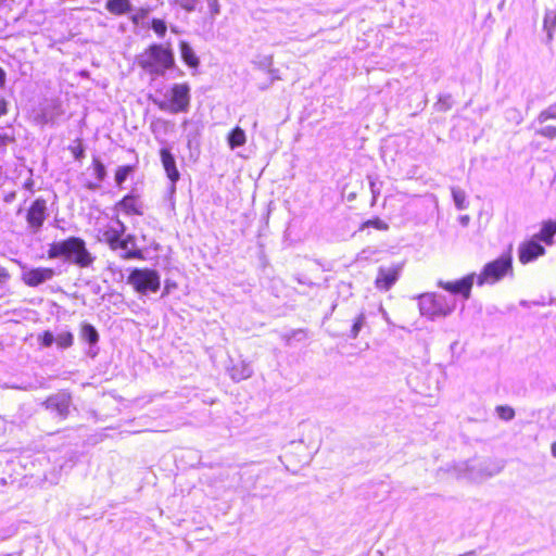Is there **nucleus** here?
I'll return each mask as SVG.
<instances>
[{
  "mask_svg": "<svg viewBox=\"0 0 556 556\" xmlns=\"http://www.w3.org/2000/svg\"><path fill=\"white\" fill-rule=\"evenodd\" d=\"M47 256L50 260L63 257L66 262L81 268L91 266L96 260L88 251L85 240L74 236L51 243L47 251Z\"/></svg>",
  "mask_w": 556,
  "mask_h": 556,
  "instance_id": "1",
  "label": "nucleus"
},
{
  "mask_svg": "<svg viewBox=\"0 0 556 556\" xmlns=\"http://www.w3.org/2000/svg\"><path fill=\"white\" fill-rule=\"evenodd\" d=\"M138 65L152 78L164 77L168 70L175 67L174 52L160 43H152L137 55Z\"/></svg>",
  "mask_w": 556,
  "mask_h": 556,
  "instance_id": "2",
  "label": "nucleus"
},
{
  "mask_svg": "<svg viewBox=\"0 0 556 556\" xmlns=\"http://www.w3.org/2000/svg\"><path fill=\"white\" fill-rule=\"evenodd\" d=\"M506 276H513L511 253L502 254L494 261L486 263L479 275L476 274L477 285H493Z\"/></svg>",
  "mask_w": 556,
  "mask_h": 556,
  "instance_id": "3",
  "label": "nucleus"
},
{
  "mask_svg": "<svg viewBox=\"0 0 556 556\" xmlns=\"http://www.w3.org/2000/svg\"><path fill=\"white\" fill-rule=\"evenodd\" d=\"M191 88L187 83L174 84L169 90V99L155 102L160 110L177 114L190 109Z\"/></svg>",
  "mask_w": 556,
  "mask_h": 556,
  "instance_id": "4",
  "label": "nucleus"
},
{
  "mask_svg": "<svg viewBox=\"0 0 556 556\" xmlns=\"http://www.w3.org/2000/svg\"><path fill=\"white\" fill-rule=\"evenodd\" d=\"M128 283H130L138 293H155L161 287V277L155 269L135 268L128 276Z\"/></svg>",
  "mask_w": 556,
  "mask_h": 556,
  "instance_id": "5",
  "label": "nucleus"
},
{
  "mask_svg": "<svg viewBox=\"0 0 556 556\" xmlns=\"http://www.w3.org/2000/svg\"><path fill=\"white\" fill-rule=\"evenodd\" d=\"M475 280H477L476 273H471L455 281L439 280L438 286L446 292H450L451 300L456 295L460 300L467 301L470 298Z\"/></svg>",
  "mask_w": 556,
  "mask_h": 556,
  "instance_id": "6",
  "label": "nucleus"
},
{
  "mask_svg": "<svg viewBox=\"0 0 556 556\" xmlns=\"http://www.w3.org/2000/svg\"><path fill=\"white\" fill-rule=\"evenodd\" d=\"M47 201L43 198H37L26 212L27 228L31 233H38L48 216Z\"/></svg>",
  "mask_w": 556,
  "mask_h": 556,
  "instance_id": "7",
  "label": "nucleus"
},
{
  "mask_svg": "<svg viewBox=\"0 0 556 556\" xmlns=\"http://www.w3.org/2000/svg\"><path fill=\"white\" fill-rule=\"evenodd\" d=\"M62 271L54 268L48 267H36L29 268L26 266L22 267V280L29 287H38L46 281L51 280L55 275H60Z\"/></svg>",
  "mask_w": 556,
  "mask_h": 556,
  "instance_id": "8",
  "label": "nucleus"
},
{
  "mask_svg": "<svg viewBox=\"0 0 556 556\" xmlns=\"http://www.w3.org/2000/svg\"><path fill=\"white\" fill-rule=\"evenodd\" d=\"M98 239L101 242H105L109 247L116 251V245H121V237L126 231V226L118 218L114 219L111 224L100 228Z\"/></svg>",
  "mask_w": 556,
  "mask_h": 556,
  "instance_id": "9",
  "label": "nucleus"
},
{
  "mask_svg": "<svg viewBox=\"0 0 556 556\" xmlns=\"http://www.w3.org/2000/svg\"><path fill=\"white\" fill-rule=\"evenodd\" d=\"M454 469L457 478L472 482H480L493 475L492 472H485L482 465L476 460L459 463Z\"/></svg>",
  "mask_w": 556,
  "mask_h": 556,
  "instance_id": "10",
  "label": "nucleus"
},
{
  "mask_svg": "<svg viewBox=\"0 0 556 556\" xmlns=\"http://www.w3.org/2000/svg\"><path fill=\"white\" fill-rule=\"evenodd\" d=\"M160 156L166 176L170 181L168 190L172 194H174L176 192V184L180 179V173L176 166V159L170 149L166 147H163L160 150Z\"/></svg>",
  "mask_w": 556,
  "mask_h": 556,
  "instance_id": "11",
  "label": "nucleus"
},
{
  "mask_svg": "<svg viewBox=\"0 0 556 556\" xmlns=\"http://www.w3.org/2000/svg\"><path fill=\"white\" fill-rule=\"evenodd\" d=\"M545 248L538 239L532 237L530 240L525 241L519 245L518 257L520 263L528 264L535 261L538 257L545 254Z\"/></svg>",
  "mask_w": 556,
  "mask_h": 556,
  "instance_id": "12",
  "label": "nucleus"
},
{
  "mask_svg": "<svg viewBox=\"0 0 556 556\" xmlns=\"http://www.w3.org/2000/svg\"><path fill=\"white\" fill-rule=\"evenodd\" d=\"M402 264H395L390 267L381 266L376 277V287L379 290L388 291L397 281L402 271Z\"/></svg>",
  "mask_w": 556,
  "mask_h": 556,
  "instance_id": "13",
  "label": "nucleus"
},
{
  "mask_svg": "<svg viewBox=\"0 0 556 556\" xmlns=\"http://www.w3.org/2000/svg\"><path fill=\"white\" fill-rule=\"evenodd\" d=\"M419 313H448L440 306V294L434 292L422 293L417 296Z\"/></svg>",
  "mask_w": 556,
  "mask_h": 556,
  "instance_id": "14",
  "label": "nucleus"
},
{
  "mask_svg": "<svg viewBox=\"0 0 556 556\" xmlns=\"http://www.w3.org/2000/svg\"><path fill=\"white\" fill-rule=\"evenodd\" d=\"M70 406L71 397L64 393L52 395L46 401V407L55 413L62 419L67 417Z\"/></svg>",
  "mask_w": 556,
  "mask_h": 556,
  "instance_id": "15",
  "label": "nucleus"
},
{
  "mask_svg": "<svg viewBox=\"0 0 556 556\" xmlns=\"http://www.w3.org/2000/svg\"><path fill=\"white\" fill-rule=\"evenodd\" d=\"M62 114L63 110L61 104L56 101H52L41 108L40 113L36 116V121L40 125H53Z\"/></svg>",
  "mask_w": 556,
  "mask_h": 556,
  "instance_id": "16",
  "label": "nucleus"
},
{
  "mask_svg": "<svg viewBox=\"0 0 556 556\" xmlns=\"http://www.w3.org/2000/svg\"><path fill=\"white\" fill-rule=\"evenodd\" d=\"M122 251V257L127 260L142 258L141 250L136 247V238L132 235L121 237V245H116V251Z\"/></svg>",
  "mask_w": 556,
  "mask_h": 556,
  "instance_id": "17",
  "label": "nucleus"
},
{
  "mask_svg": "<svg viewBox=\"0 0 556 556\" xmlns=\"http://www.w3.org/2000/svg\"><path fill=\"white\" fill-rule=\"evenodd\" d=\"M117 207L125 212L127 215H142V203L138 198L132 194H126L118 203Z\"/></svg>",
  "mask_w": 556,
  "mask_h": 556,
  "instance_id": "18",
  "label": "nucleus"
},
{
  "mask_svg": "<svg viewBox=\"0 0 556 556\" xmlns=\"http://www.w3.org/2000/svg\"><path fill=\"white\" fill-rule=\"evenodd\" d=\"M556 235V219H547L542 222L540 231L533 237L540 242H544L547 245L554 243V237Z\"/></svg>",
  "mask_w": 556,
  "mask_h": 556,
  "instance_id": "19",
  "label": "nucleus"
},
{
  "mask_svg": "<svg viewBox=\"0 0 556 556\" xmlns=\"http://www.w3.org/2000/svg\"><path fill=\"white\" fill-rule=\"evenodd\" d=\"M228 370L231 379L236 382L245 380L253 375L252 366L245 361H240L237 364H233Z\"/></svg>",
  "mask_w": 556,
  "mask_h": 556,
  "instance_id": "20",
  "label": "nucleus"
},
{
  "mask_svg": "<svg viewBox=\"0 0 556 556\" xmlns=\"http://www.w3.org/2000/svg\"><path fill=\"white\" fill-rule=\"evenodd\" d=\"M105 10L113 15H126L134 11L130 0H106Z\"/></svg>",
  "mask_w": 556,
  "mask_h": 556,
  "instance_id": "21",
  "label": "nucleus"
},
{
  "mask_svg": "<svg viewBox=\"0 0 556 556\" xmlns=\"http://www.w3.org/2000/svg\"><path fill=\"white\" fill-rule=\"evenodd\" d=\"M181 60L190 67L197 68L200 64L199 58L187 41L179 42Z\"/></svg>",
  "mask_w": 556,
  "mask_h": 556,
  "instance_id": "22",
  "label": "nucleus"
},
{
  "mask_svg": "<svg viewBox=\"0 0 556 556\" xmlns=\"http://www.w3.org/2000/svg\"><path fill=\"white\" fill-rule=\"evenodd\" d=\"M543 30L546 33V42L551 43L556 31V10H546L543 18Z\"/></svg>",
  "mask_w": 556,
  "mask_h": 556,
  "instance_id": "23",
  "label": "nucleus"
},
{
  "mask_svg": "<svg viewBox=\"0 0 556 556\" xmlns=\"http://www.w3.org/2000/svg\"><path fill=\"white\" fill-rule=\"evenodd\" d=\"M440 306H442L443 309L446 307V311L450 313L455 311H459V313H462L464 311L465 300H460L456 295H454V299L451 300L450 292H447V294H440Z\"/></svg>",
  "mask_w": 556,
  "mask_h": 556,
  "instance_id": "24",
  "label": "nucleus"
},
{
  "mask_svg": "<svg viewBox=\"0 0 556 556\" xmlns=\"http://www.w3.org/2000/svg\"><path fill=\"white\" fill-rule=\"evenodd\" d=\"M227 142L231 150H235V149H238V148L244 146L247 142L245 131L239 126L235 127L228 134Z\"/></svg>",
  "mask_w": 556,
  "mask_h": 556,
  "instance_id": "25",
  "label": "nucleus"
},
{
  "mask_svg": "<svg viewBox=\"0 0 556 556\" xmlns=\"http://www.w3.org/2000/svg\"><path fill=\"white\" fill-rule=\"evenodd\" d=\"M548 119H556V102L541 111L536 118L530 124L529 128H534V125L538 124L543 125Z\"/></svg>",
  "mask_w": 556,
  "mask_h": 556,
  "instance_id": "26",
  "label": "nucleus"
},
{
  "mask_svg": "<svg viewBox=\"0 0 556 556\" xmlns=\"http://www.w3.org/2000/svg\"><path fill=\"white\" fill-rule=\"evenodd\" d=\"M451 193H452V198H453L454 204L457 210L464 211L468 207L469 202L467 200L465 190H463L459 187H452Z\"/></svg>",
  "mask_w": 556,
  "mask_h": 556,
  "instance_id": "27",
  "label": "nucleus"
},
{
  "mask_svg": "<svg viewBox=\"0 0 556 556\" xmlns=\"http://www.w3.org/2000/svg\"><path fill=\"white\" fill-rule=\"evenodd\" d=\"M170 5L178 7L179 9L191 13L194 12L201 0H168Z\"/></svg>",
  "mask_w": 556,
  "mask_h": 556,
  "instance_id": "28",
  "label": "nucleus"
},
{
  "mask_svg": "<svg viewBox=\"0 0 556 556\" xmlns=\"http://www.w3.org/2000/svg\"><path fill=\"white\" fill-rule=\"evenodd\" d=\"M367 178L369 181V188H370V192L372 195V199H371V206H372L376 204V201H377L378 197L380 195L381 188H382V181H380L378 179V177L374 176V175H368Z\"/></svg>",
  "mask_w": 556,
  "mask_h": 556,
  "instance_id": "29",
  "label": "nucleus"
},
{
  "mask_svg": "<svg viewBox=\"0 0 556 556\" xmlns=\"http://www.w3.org/2000/svg\"><path fill=\"white\" fill-rule=\"evenodd\" d=\"M252 63L260 71L267 73L274 64L273 55H258Z\"/></svg>",
  "mask_w": 556,
  "mask_h": 556,
  "instance_id": "30",
  "label": "nucleus"
},
{
  "mask_svg": "<svg viewBox=\"0 0 556 556\" xmlns=\"http://www.w3.org/2000/svg\"><path fill=\"white\" fill-rule=\"evenodd\" d=\"M81 339L89 342L91 345L96 344L99 340L97 330L90 325H84L81 328Z\"/></svg>",
  "mask_w": 556,
  "mask_h": 556,
  "instance_id": "31",
  "label": "nucleus"
},
{
  "mask_svg": "<svg viewBox=\"0 0 556 556\" xmlns=\"http://www.w3.org/2000/svg\"><path fill=\"white\" fill-rule=\"evenodd\" d=\"M532 129L534 130V134L538 136L547 138L549 140L556 139V126L554 125H541V127L539 128L536 127V125H534V128Z\"/></svg>",
  "mask_w": 556,
  "mask_h": 556,
  "instance_id": "32",
  "label": "nucleus"
},
{
  "mask_svg": "<svg viewBox=\"0 0 556 556\" xmlns=\"http://www.w3.org/2000/svg\"><path fill=\"white\" fill-rule=\"evenodd\" d=\"M132 170H134V167L130 166V165L119 166L116 169V173H115V182H116V185L118 187H121L127 180V178L132 173Z\"/></svg>",
  "mask_w": 556,
  "mask_h": 556,
  "instance_id": "33",
  "label": "nucleus"
},
{
  "mask_svg": "<svg viewBox=\"0 0 556 556\" xmlns=\"http://www.w3.org/2000/svg\"><path fill=\"white\" fill-rule=\"evenodd\" d=\"M268 74V84H260L258 89L262 91L267 90L275 81L280 80L281 76L279 74L278 68L270 67V71L267 72Z\"/></svg>",
  "mask_w": 556,
  "mask_h": 556,
  "instance_id": "34",
  "label": "nucleus"
},
{
  "mask_svg": "<svg viewBox=\"0 0 556 556\" xmlns=\"http://www.w3.org/2000/svg\"><path fill=\"white\" fill-rule=\"evenodd\" d=\"M151 28L160 38H163L167 30L165 21L161 18H152Z\"/></svg>",
  "mask_w": 556,
  "mask_h": 556,
  "instance_id": "35",
  "label": "nucleus"
},
{
  "mask_svg": "<svg viewBox=\"0 0 556 556\" xmlns=\"http://www.w3.org/2000/svg\"><path fill=\"white\" fill-rule=\"evenodd\" d=\"M59 348L65 349L73 344V334L71 332H61L55 338Z\"/></svg>",
  "mask_w": 556,
  "mask_h": 556,
  "instance_id": "36",
  "label": "nucleus"
},
{
  "mask_svg": "<svg viewBox=\"0 0 556 556\" xmlns=\"http://www.w3.org/2000/svg\"><path fill=\"white\" fill-rule=\"evenodd\" d=\"M505 116L507 121L514 122L517 125H519L523 121L521 112L515 108L507 109L505 112Z\"/></svg>",
  "mask_w": 556,
  "mask_h": 556,
  "instance_id": "37",
  "label": "nucleus"
},
{
  "mask_svg": "<svg viewBox=\"0 0 556 556\" xmlns=\"http://www.w3.org/2000/svg\"><path fill=\"white\" fill-rule=\"evenodd\" d=\"M365 227H372L378 230H388L389 229V225L384 220L380 219L379 217L366 220L363 224V228H365Z\"/></svg>",
  "mask_w": 556,
  "mask_h": 556,
  "instance_id": "38",
  "label": "nucleus"
},
{
  "mask_svg": "<svg viewBox=\"0 0 556 556\" xmlns=\"http://www.w3.org/2000/svg\"><path fill=\"white\" fill-rule=\"evenodd\" d=\"M497 416L503 420H511L515 417V410L510 406H497Z\"/></svg>",
  "mask_w": 556,
  "mask_h": 556,
  "instance_id": "39",
  "label": "nucleus"
},
{
  "mask_svg": "<svg viewBox=\"0 0 556 556\" xmlns=\"http://www.w3.org/2000/svg\"><path fill=\"white\" fill-rule=\"evenodd\" d=\"M453 99L451 94H441L435 105L440 111H447L452 108Z\"/></svg>",
  "mask_w": 556,
  "mask_h": 556,
  "instance_id": "40",
  "label": "nucleus"
},
{
  "mask_svg": "<svg viewBox=\"0 0 556 556\" xmlns=\"http://www.w3.org/2000/svg\"><path fill=\"white\" fill-rule=\"evenodd\" d=\"M93 169H94L96 178L99 181H103L106 176V169H105L104 164L101 161L94 159L93 160Z\"/></svg>",
  "mask_w": 556,
  "mask_h": 556,
  "instance_id": "41",
  "label": "nucleus"
},
{
  "mask_svg": "<svg viewBox=\"0 0 556 556\" xmlns=\"http://www.w3.org/2000/svg\"><path fill=\"white\" fill-rule=\"evenodd\" d=\"M178 289V286L175 281H172V280H166L165 281V285H164V290L162 292V299L164 301H167V299L170 298V295L177 291Z\"/></svg>",
  "mask_w": 556,
  "mask_h": 556,
  "instance_id": "42",
  "label": "nucleus"
},
{
  "mask_svg": "<svg viewBox=\"0 0 556 556\" xmlns=\"http://www.w3.org/2000/svg\"><path fill=\"white\" fill-rule=\"evenodd\" d=\"M149 14V9L141 8L135 14L130 16V21L138 25L141 21H143Z\"/></svg>",
  "mask_w": 556,
  "mask_h": 556,
  "instance_id": "43",
  "label": "nucleus"
},
{
  "mask_svg": "<svg viewBox=\"0 0 556 556\" xmlns=\"http://www.w3.org/2000/svg\"><path fill=\"white\" fill-rule=\"evenodd\" d=\"M14 141V137L12 135L0 132V149H5L7 146Z\"/></svg>",
  "mask_w": 556,
  "mask_h": 556,
  "instance_id": "44",
  "label": "nucleus"
},
{
  "mask_svg": "<svg viewBox=\"0 0 556 556\" xmlns=\"http://www.w3.org/2000/svg\"><path fill=\"white\" fill-rule=\"evenodd\" d=\"M363 316L361 315L353 324L352 326V329H351V332H352V337L355 338L359 330L362 329L363 327Z\"/></svg>",
  "mask_w": 556,
  "mask_h": 556,
  "instance_id": "45",
  "label": "nucleus"
},
{
  "mask_svg": "<svg viewBox=\"0 0 556 556\" xmlns=\"http://www.w3.org/2000/svg\"><path fill=\"white\" fill-rule=\"evenodd\" d=\"M53 342H55L54 336L51 332L46 331L41 337V344L43 346H50Z\"/></svg>",
  "mask_w": 556,
  "mask_h": 556,
  "instance_id": "46",
  "label": "nucleus"
},
{
  "mask_svg": "<svg viewBox=\"0 0 556 556\" xmlns=\"http://www.w3.org/2000/svg\"><path fill=\"white\" fill-rule=\"evenodd\" d=\"M519 305H520L522 308L531 309V308H533V307L542 306V305H543V303H540V302H536V301H533V302L520 301Z\"/></svg>",
  "mask_w": 556,
  "mask_h": 556,
  "instance_id": "47",
  "label": "nucleus"
},
{
  "mask_svg": "<svg viewBox=\"0 0 556 556\" xmlns=\"http://www.w3.org/2000/svg\"><path fill=\"white\" fill-rule=\"evenodd\" d=\"M8 113V101L4 98H0V117Z\"/></svg>",
  "mask_w": 556,
  "mask_h": 556,
  "instance_id": "48",
  "label": "nucleus"
},
{
  "mask_svg": "<svg viewBox=\"0 0 556 556\" xmlns=\"http://www.w3.org/2000/svg\"><path fill=\"white\" fill-rule=\"evenodd\" d=\"M10 278L8 270L0 266V283L5 282Z\"/></svg>",
  "mask_w": 556,
  "mask_h": 556,
  "instance_id": "49",
  "label": "nucleus"
},
{
  "mask_svg": "<svg viewBox=\"0 0 556 556\" xmlns=\"http://www.w3.org/2000/svg\"><path fill=\"white\" fill-rule=\"evenodd\" d=\"M208 7H210L211 12L213 14H218L219 13V9H218V4H217L216 0H214L213 2H208Z\"/></svg>",
  "mask_w": 556,
  "mask_h": 556,
  "instance_id": "50",
  "label": "nucleus"
},
{
  "mask_svg": "<svg viewBox=\"0 0 556 556\" xmlns=\"http://www.w3.org/2000/svg\"><path fill=\"white\" fill-rule=\"evenodd\" d=\"M5 72L4 70L0 66V88L4 86L5 84Z\"/></svg>",
  "mask_w": 556,
  "mask_h": 556,
  "instance_id": "51",
  "label": "nucleus"
},
{
  "mask_svg": "<svg viewBox=\"0 0 556 556\" xmlns=\"http://www.w3.org/2000/svg\"><path fill=\"white\" fill-rule=\"evenodd\" d=\"M33 186H34V181L31 179H28L25 184H24V188L29 190V191H33Z\"/></svg>",
  "mask_w": 556,
  "mask_h": 556,
  "instance_id": "52",
  "label": "nucleus"
},
{
  "mask_svg": "<svg viewBox=\"0 0 556 556\" xmlns=\"http://www.w3.org/2000/svg\"><path fill=\"white\" fill-rule=\"evenodd\" d=\"M459 220L463 226H467L469 223V216H467V215L460 216Z\"/></svg>",
  "mask_w": 556,
  "mask_h": 556,
  "instance_id": "53",
  "label": "nucleus"
},
{
  "mask_svg": "<svg viewBox=\"0 0 556 556\" xmlns=\"http://www.w3.org/2000/svg\"><path fill=\"white\" fill-rule=\"evenodd\" d=\"M187 138H188V146L191 147V144H192L194 138H195V135H192L191 132H189L187 135Z\"/></svg>",
  "mask_w": 556,
  "mask_h": 556,
  "instance_id": "54",
  "label": "nucleus"
},
{
  "mask_svg": "<svg viewBox=\"0 0 556 556\" xmlns=\"http://www.w3.org/2000/svg\"><path fill=\"white\" fill-rule=\"evenodd\" d=\"M75 159L79 160L84 155V151L79 150L77 152H74Z\"/></svg>",
  "mask_w": 556,
  "mask_h": 556,
  "instance_id": "55",
  "label": "nucleus"
},
{
  "mask_svg": "<svg viewBox=\"0 0 556 556\" xmlns=\"http://www.w3.org/2000/svg\"><path fill=\"white\" fill-rule=\"evenodd\" d=\"M551 451H552V455L554 457H556V441L552 444Z\"/></svg>",
  "mask_w": 556,
  "mask_h": 556,
  "instance_id": "56",
  "label": "nucleus"
},
{
  "mask_svg": "<svg viewBox=\"0 0 556 556\" xmlns=\"http://www.w3.org/2000/svg\"><path fill=\"white\" fill-rule=\"evenodd\" d=\"M531 102H532V101H528L527 110H529V109H530Z\"/></svg>",
  "mask_w": 556,
  "mask_h": 556,
  "instance_id": "57",
  "label": "nucleus"
}]
</instances>
